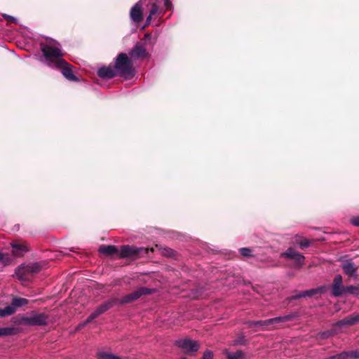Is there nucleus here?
Returning <instances> with one entry per match:
<instances>
[{
  "instance_id": "ddd939ff",
  "label": "nucleus",
  "mask_w": 359,
  "mask_h": 359,
  "mask_svg": "<svg viewBox=\"0 0 359 359\" xmlns=\"http://www.w3.org/2000/svg\"><path fill=\"white\" fill-rule=\"evenodd\" d=\"M280 257L293 259L299 264H302L304 260V256L292 248H289L285 252L282 253Z\"/></svg>"
},
{
  "instance_id": "9d476101",
  "label": "nucleus",
  "mask_w": 359,
  "mask_h": 359,
  "mask_svg": "<svg viewBox=\"0 0 359 359\" xmlns=\"http://www.w3.org/2000/svg\"><path fill=\"white\" fill-rule=\"evenodd\" d=\"M341 266L346 275L353 278L357 276V266L351 259L342 260Z\"/></svg>"
},
{
  "instance_id": "dca6fc26",
  "label": "nucleus",
  "mask_w": 359,
  "mask_h": 359,
  "mask_svg": "<svg viewBox=\"0 0 359 359\" xmlns=\"http://www.w3.org/2000/svg\"><path fill=\"white\" fill-rule=\"evenodd\" d=\"M354 325H355V320H354L353 315H351L341 320L337 321L334 324V327L341 328L344 326H352Z\"/></svg>"
},
{
  "instance_id": "4be33fe9",
  "label": "nucleus",
  "mask_w": 359,
  "mask_h": 359,
  "mask_svg": "<svg viewBox=\"0 0 359 359\" xmlns=\"http://www.w3.org/2000/svg\"><path fill=\"white\" fill-rule=\"evenodd\" d=\"M15 334L14 327H1L0 328V337L11 336Z\"/></svg>"
},
{
  "instance_id": "7c9ffc66",
  "label": "nucleus",
  "mask_w": 359,
  "mask_h": 359,
  "mask_svg": "<svg viewBox=\"0 0 359 359\" xmlns=\"http://www.w3.org/2000/svg\"><path fill=\"white\" fill-rule=\"evenodd\" d=\"M350 358L359 359V350L350 351Z\"/></svg>"
},
{
  "instance_id": "c85d7f7f",
  "label": "nucleus",
  "mask_w": 359,
  "mask_h": 359,
  "mask_svg": "<svg viewBox=\"0 0 359 359\" xmlns=\"http://www.w3.org/2000/svg\"><path fill=\"white\" fill-rule=\"evenodd\" d=\"M98 359H112V353L100 352L98 353Z\"/></svg>"
},
{
  "instance_id": "a878e982",
  "label": "nucleus",
  "mask_w": 359,
  "mask_h": 359,
  "mask_svg": "<svg viewBox=\"0 0 359 359\" xmlns=\"http://www.w3.org/2000/svg\"><path fill=\"white\" fill-rule=\"evenodd\" d=\"M99 251L104 255H112V245H102L100 247Z\"/></svg>"
},
{
  "instance_id": "e433bc0d",
  "label": "nucleus",
  "mask_w": 359,
  "mask_h": 359,
  "mask_svg": "<svg viewBox=\"0 0 359 359\" xmlns=\"http://www.w3.org/2000/svg\"><path fill=\"white\" fill-rule=\"evenodd\" d=\"M355 324L359 323V314L353 315Z\"/></svg>"
},
{
  "instance_id": "393cba45",
  "label": "nucleus",
  "mask_w": 359,
  "mask_h": 359,
  "mask_svg": "<svg viewBox=\"0 0 359 359\" xmlns=\"http://www.w3.org/2000/svg\"><path fill=\"white\" fill-rule=\"evenodd\" d=\"M334 334L333 330H328L325 332H322L318 334V338L320 339H327Z\"/></svg>"
},
{
  "instance_id": "b1692460",
  "label": "nucleus",
  "mask_w": 359,
  "mask_h": 359,
  "mask_svg": "<svg viewBox=\"0 0 359 359\" xmlns=\"http://www.w3.org/2000/svg\"><path fill=\"white\" fill-rule=\"evenodd\" d=\"M28 266V271H29L30 275L36 273L40 271V266L37 263H33L27 264Z\"/></svg>"
},
{
  "instance_id": "5701e85b",
  "label": "nucleus",
  "mask_w": 359,
  "mask_h": 359,
  "mask_svg": "<svg viewBox=\"0 0 359 359\" xmlns=\"http://www.w3.org/2000/svg\"><path fill=\"white\" fill-rule=\"evenodd\" d=\"M345 293L359 295V285H349L346 287Z\"/></svg>"
},
{
  "instance_id": "2eb2a0df",
  "label": "nucleus",
  "mask_w": 359,
  "mask_h": 359,
  "mask_svg": "<svg viewBox=\"0 0 359 359\" xmlns=\"http://www.w3.org/2000/svg\"><path fill=\"white\" fill-rule=\"evenodd\" d=\"M27 264H21L15 271V276L21 281H26L29 279L30 275Z\"/></svg>"
},
{
  "instance_id": "f8f14e48",
  "label": "nucleus",
  "mask_w": 359,
  "mask_h": 359,
  "mask_svg": "<svg viewBox=\"0 0 359 359\" xmlns=\"http://www.w3.org/2000/svg\"><path fill=\"white\" fill-rule=\"evenodd\" d=\"M151 292H152L151 289H149L147 287H140V288L137 289V290L134 291L131 294L126 296L125 299H124V302H130L137 299L143 294H151Z\"/></svg>"
},
{
  "instance_id": "aec40b11",
  "label": "nucleus",
  "mask_w": 359,
  "mask_h": 359,
  "mask_svg": "<svg viewBox=\"0 0 359 359\" xmlns=\"http://www.w3.org/2000/svg\"><path fill=\"white\" fill-rule=\"evenodd\" d=\"M11 303L14 306L15 310L16 311L17 308L27 304L28 300L25 298L14 297L13 298Z\"/></svg>"
},
{
  "instance_id": "2f4dec72",
  "label": "nucleus",
  "mask_w": 359,
  "mask_h": 359,
  "mask_svg": "<svg viewBox=\"0 0 359 359\" xmlns=\"http://www.w3.org/2000/svg\"><path fill=\"white\" fill-rule=\"evenodd\" d=\"M163 1L165 9L170 10L172 8V4L170 0H163Z\"/></svg>"
},
{
  "instance_id": "79ce46f5",
  "label": "nucleus",
  "mask_w": 359,
  "mask_h": 359,
  "mask_svg": "<svg viewBox=\"0 0 359 359\" xmlns=\"http://www.w3.org/2000/svg\"><path fill=\"white\" fill-rule=\"evenodd\" d=\"M182 359H187V358H182Z\"/></svg>"
},
{
  "instance_id": "a19ab883",
  "label": "nucleus",
  "mask_w": 359,
  "mask_h": 359,
  "mask_svg": "<svg viewBox=\"0 0 359 359\" xmlns=\"http://www.w3.org/2000/svg\"><path fill=\"white\" fill-rule=\"evenodd\" d=\"M308 245H309V244H308V243H304V244H302V246H305V247H306V246H308Z\"/></svg>"
},
{
  "instance_id": "a211bd4d",
  "label": "nucleus",
  "mask_w": 359,
  "mask_h": 359,
  "mask_svg": "<svg viewBox=\"0 0 359 359\" xmlns=\"http://www.w3.org/2000/svg\"><path fill=\"white\" fill-rule=\"evenodd\" d=\"M97 75L102 79H110L112 78V67L109 65V67H102L97 70Z\"/></svg>"
},
{
  "instance_id": "473e14b6",
  "label": "nucleus",
  "mask_w": 359,
  "mask_h": 359,
  "mask_svg": "<svg viewBox=\"0 0 359 359\" xmlns=\"http://www.w3.org/2000/svg\"><path fill=\"white\" fill-rule=\"evenodd\" d=\"M212 353L211 351H208L203 353V359H212Z\"/></svg>"
},
{
  "instance_id": "c9c22d12",
  "label": "nucleus",
  "mask_w": 359,
  "mask_h": 359,
  "mask_svg": "<svg viewBox=\"0 0 359 359\" xmlns=\"http://www.w3.org/2000/svg\"><path fill=\"white\" fill-rule=\"evenodd\" d=\"M4 18H5L6 19H7L9 22H15V21H16V19H15L14 17H13V16L8 15H4Z\"/></svg>"
},
{
  "instance_id": "412c9836",
  "label": "nucleus",
  "mask_w": 359,
  "mask_h": 359,
  "mask_svg": "<svg viewBox=\"0 0 359 359\" xmlns=\"http://www.w3.org/2000/svg\"><path fill=\"white\" fill-rule=\"evenodd\" d=\"M15 312L14 306L12 303L11 305L6 306L4 309H0V317H6L8 316H11Z\"/></svg>"
},
{
  "instance_id": "423d86ee",
  "label": "nucleus",
  "mask_w": 359,
  "mask_h": 359,
  "mask_svg": "<svg viewBox=\"0 0 359 359\" xmlns=\"http://www.w3.org/2000/svg\"><path fill=\"white\" fill-rule=\"evenodd\" d=\"M47 321L46 315L36 312H32L22 318V323L27 325H44Z\"/></svg>"
},
{
  "instance_id": "4468645a",
  "label": "nucleus",
  "mask_w": 359,
  "mask_h": 359,
  "mask_svg": "<svg viewBox=\"0 0 359 359\" xmlns=\"http://www.w3.org/2000/svg\"><path fill=\"white\" fill-rule=\"evenodd\" d=\"M130 18L135 22H140L142 18V5L140 3H136L130 9Z\"/></svg>"
},
{
  "instance_id": "39448f33",
  "label": "nucleus",
  "mask_w": 359,
  "mask_h": 359,
  "mask_svg": "<svg viewBox=\"0 0 359 359\" xmlns=\"http://www.w3.org/2000/svg\"><path fill=\"white\" fill-rule=\"evenodd\" d=\"M114 257L119 255L121 257H134L135 256H142L147 255L149 252L148 248H137L135 246L123 245L118 249L114 245Z\"/></svg>"
},
{
  "instance_id": "20e7f679",
  "label": "nucleus",
  "mask_w": 359,
  "mask_h": 359,
  "mask_svg": "<svg viewBox=\"0 0 359 359\" xmlns=\"http://www.w3.org/2000/svg\"><path fill=\"white\" fill-rule=\"evenodd\" d=\"M296 317L295 313H290L283 316H278L264 320L257 321H247L245 324L248 327L253 328L255 327H259L262 330L267 329L269 327H275L276 325L285 323L294 319Z\"/></svg>"
},
{
  "instance_id": "6ab92c4d",
  "label": "nucleus",
  "mask_w": 359,
  "mask_h": 359,
  "mask_svg": "<svg viewBox=\"0 0 359 359\" xmlns=\"http://www.w3.org/2000/svg\"><path fill=\"white\" fill-rule=\"evenodd\" d=\"M11 246L13 248V254L15 256H21L22 252L27 251L25 245L18 243H12Z\"/></svg>"
},
{
  "instance_id": "f704fd0d",
  "label": "nucleus",
  "mask_w": 359,
  "mask_h": 359,
  "mask_svg": "<svg viewBox=\"0 0 359 359\" xmlns=\"http://www.w3.org/2000/svg\"><path fill=\"white\" fill-rule=\"evenodd\" d=\"M0 262H2L3 263H6L8 262V258H6L5 255L1 252H0Z\"/></svg>"
},
{
  "instance_id": "f03ea898",
  "label": "nucleus",
  "mask_w": 359,
  "mask_h": 359,
  "mask_svg": "<svg viewBox=\"0 0 359 359\" xmlns=\"http://www.w3.org/2000/svg\"><path fill=\"white\" fill-rule=\"evenodd\" d=\"M136 71L133 67L131 59L126 53H120L116 60L114 65V77L120 76L125 79L129 80L135 76Z\"/></svg>"
},
{
  "instance_id": "f3484780",
  "label": "nucleus",
  "mask_w": 359,
  "mask_h": 359,
  "mask_svg": "<svg viewBox=\"0 0 359 359\" xmlns=\"http://www.w3.org/2000/svg\"><path fill=\"white\" fill-rule=\"evenodd\" d=\"M151 4V9L149 11V16L147 18L146 20V24L149 25L151 22V18L156 15V14L160 13L159 8L157 4V1L154 0V1H151L150 3Z\"/></svg>"
},
{
  "instance_id": "bb28decb",
  "label": "nucleus",
  "mask_w": 359,
  "mask_h": 359,
  "mask_svg": "<svg viewBox=\"0 0 359 359\" xmlns=\"http://www.w3.org/2000/svg\"><path fill=\"white\" fill-rule=\"evenodd\" d=\"M243 355V353L241 351H238L235 353H229L227 359H240Z\"/></svg>"
},
{
  "instance_id": "f257e3e1",
  "label": "nucleus",
  "mask_w": 359,
  "mask_h": 359,
  "mask_svg": "<svg viewBox=\"0 0 359 359\" xmlns=\"http://www.w3.org/2000/svg\"><path fill=\"white\" fill-rule=\"evenodd\" d=\"M41 51L49 66H55L61 70L63 76L70 81H77V77L74 74L73 66L67 62L63 58L60 45L50 39L46 43H41Z\"/></svg>"
},
{
  "instance_id": "ea45409f",
  "label": "nucleus",
  "mask_w": 359,
  "mask_h": 359,
  "mask_svg": "<svg viewBox=\"0 0 359 359\" xmlns=\"http://www.w3.org/2000/svg\"><path fill=\"white\" fill-rule=\"evenodd\" d=\"M113 359H120V358L118 356L114 355Z\"/></svg>"
},
{
  "instance_id": "72a5a7b5",
  "label": "nucleus",
  "mask_w": 359,
  "mask_h": 359,
  "mask_svg": "<svg viewBox=\"0 0 359 359\" xmlns=\"http://www.w3.org/2000/svg\"><path fill=\"white\" fill-rule=\"evenodd\" d=\"M351 223L353 225L359 227V216L351 218Z\"/></svg>"
},
{
  "instance_id": "6e6552de",
  "label": "nucleus",
  "mask_w": 359,
  "mask_h": 359,
  "mask_svg": "<svg viewBox=\"0 0 359 359\" xmlns=\"http://www.w3.org/2000/svg\"><path fill=\"white\" fill-rule=\"evenodd\" d=\"M111 302H108L107 303H104V304L100 305L93 313H92L88 317V318L85 321H83V323H81L79 325V326H78L79 328H81V327H84L86 325H87L88 323H90L92 320H93L95 318L98 317L100 315H101L102 313H104L106 311L109 309L111 308Z\"/></svg>"
},
{
  "instance_id": "1a4fd4ad",
  "label": "nucleus",
  "mask_w": 359,
  "mask_h": 359,
  "mask_svg": "<svg viewBox=\"0 0 359 359\" xmlns=\"http://www.w3.org/2000/svg\"><path fill=\"white\" fill-rule=\"evenodd\" d=\"M346 287L343 285L342 276L337 275L332 282V292L334 297H340L345 294Z\"/></svg>"
},
{
  "instance_id": "4c0bfd02",
  "label": "nucleus",
  "mask_w": 359,
  "mask_h": 359,
  "mask_svg": "<svg viewBox=\"0 0 359 359\" xmlns=\"http://www.w3.org/2000/svg\"><path fill=\"white\" fill-rule=\"evenodd\" d=\"M323 359H338V357H337V354H336V355H332L330 357L325 358Z\"/></svg>"
},
{
  "instance_id": "c756f323",
  "label": "nucleus",
  "mask_w": 359,
  "mask_h": 359,
  "mask_svg": "<svg viewBox=\"0 0 359 359\" xmlns=\"http://www.w3.org/2000/svg\"><path fill=\"white\" fill-rule=\"evenodd\" d=\"M350 351H343L337 354L338 359H346L350 358Z\"/></svg>"
},
{
  "instance_id": "0eeeda50",
  "label": "nucleus",
  "mask_w": 359,
  "mask_h": 359,
  "mask_svg": "<svg viewBox=\"0 0 359 359\" xmlns=\"http://www.w3.org/2000/svg\"><path fill=\"white\" fill-rule=\"evenodd\" d=\"M176 345L182 348L185 353H195L199 349L197 341L190 339H182L175 341Z\"/></svg>"
},
{
  "instance_id": "58836bf2",
  "label": "nucleus",
  "mask_w": 359,
  "mask_h": 359,
  "mask_svg": "<svg viewBox=\"0 0 359 359\" xmlns=\"http://www.w3.org/2000/svg\"><path fill=\"white\" fill-rule=\"evenodd\" d=\"M166 251H167V252H168V255H170V252H171V251H172V250H171V249H167V250H166Z\"/></svg>"
},
{
  "instance_id": "cd10ccee",
  "label": "nucleus",
  "mask_w": 359,
  "mask_h": 359,
  "mask_svg": "<svg viewBox=\"0 0 359 359\" xmlns=\"http://www.w3.org/2000/svg\"><path fill=\"white\" fill-rule=\"evenodd\" d=\"M239 252L244 257H250L252 256V250L248 248H241L239 249Z\"/></svg>"
},
{
  "instance_id": "9b49d317",
  "label": "nucleus",
  "mask_w": 359,
  "mask_h": 359,
  "mask_svg": "<svg viewBox=\"0 0 359 359\" xmlns=\"http://www.w3.org/2000/svg\"><path fill=\"white\" fill-rule=\"evenodd\" d=\"M325 287L322 286V287H319L317 288H313V289H311V290H308L299 292L297 294L291 296L290 297V299H297L306 297H312L316 294H322V293L325 292Z\"/></svg>"
},
{
  "instance_id": "7ed1b4c3",
  "label": "nucleus",
  "mask_w": 359,
  "mask_h": 359,
  "mask_svg": "<svg viewBox=\"0 0 359 359\" xmlns=\"http://www.w3.org/2000/svg\"><path fill=\"white\" fill-rule=\"evenodd\" d=\"M151 39L150 34L144 35L142 41L137 42L128 53L132 61L143 60L149 58L151 55L147 49V46Z\"/></svg>"
}]
</instances>
